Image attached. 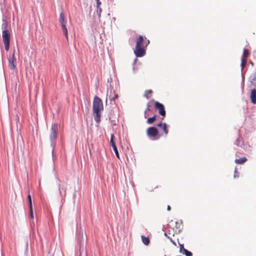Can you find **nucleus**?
<instances>
[{
    "label": "nucleus",
    "instance_id": "1",
    "mask_svg": "<svg viewBox=\"0 0 256 256\" xmlns=\"http://www.w3.org/2000/svg\"><path fill=\"white\" fill-rule=\"evenodd\" d=\"M103 110L104 106L102 100L97 96H94L92 104V114L98 124L100 122L101 112Z\"/></svg>",
    "mask_w": 256,
    "mask_h": 256
},
{
    "label": "nucleus",
    "instance_id": "2",
    "mask_svg": "<svg viewBox=\"0 0 256 256\" xmlns=\"http://www.w3.org/2000/svg\"><path fill=\"white\" fill-rule=\"evenodd\" d=\"M150 44V41L146 38L144 39L142 36L136 40V46L134 50V54L137 57H142L146 54L145 48Z\"/></svg>",
    "mask_w": 256,
    "mask_h": 256
},
{
    "label": "nucleus",
    "instance_id": "3",
    "mask_svg": "<svg viewBox=\"0 0 256 256\" xmlns=\"http://www.w3.org/2000/svg\"><path fill=\"white\" fill-rule=\"evenodd\" d=\"M58 134V127L56 124H52L50 132V139L51 142V146L54 148L56 145V140Z\"/></svg>",
    "mask_w": 256,
    "mask_h": 256
},
{
    "label": "nucleus",
    "instance_id": "4",
    "mask_svg": "<svg viewBox=\"0 0 256 256\" xmlns=\"http://www.w3.org/2000/svg\"><path fill=\"white\" fill-rule=\"evenodd\" d=\"M2 41L4 45V48L6 51H8L10 48V33L7 29H5L2 32Z\"/></svg>",
    "mask_w": 256,
    "mask_h": 256
},
{
    "label": "nucleus",
    "instance_id": "5",
    "mask_svg": "<svg viewBox=\"0 0 256 256\" xmlns=\"http://www.w3.org/2000/svg\"><path fill=\"white\" fill-rule=\"evenodd\" d=\"M154 102V108L156 110H158L159 114L164 117L166 115V112L164 108V105L158 101L152 100Z\"/></svg>",
    "mask_w": 256,
    "mask_h": 256
},
{
    "label": "nucleus",
    "instance_id": "6",
    "mask_svg": "<svg viewBox=\"0 0 256 256\" xmlns=\"http://www.w3.org/2000/svg\"><path fill=\"white\" fill-rule=\"evenodd\" d=\"M170 226L176 233L180 232L183 228L182 222L181 221L172 220L170 222Z\"/></svg>",
    "mask_w": 256,
    "mask_h": 256
},
{
    "label": "nucleus",
    "instance_id": "7",
    "mask_svg": "<svg viewBox=\"0 0 256 256\" xmlns=\"http://www.w3.org/2000/svg\"><path fill=\"white\" fill-rule=\"evenodd\" d=\"M158 134V130L156 127H150L146 130V134L150 138H155Z\"/></svg>",
    "mask_w": 256,
    "mask_h": 256
},
{
    "label": "nucleus",
    "instance_id": "8",
    "mask_svg": "<svg viewBox=\"0 0 256 256\" xmlns=\"http://www.w3.org/2000/svg\"><path fill=\"white\" fill-rule=\"evenodd\" d=\"M114 138V134H112L110 136V144L114 151L116 156H117V158H120L119 154H118V150L117 147L116 146Z\"/></svg>",
    "mask_w": 256,
    "mask_h": 256
},
{
    "label": "nucleus",
    "instance_id": "9",
    "mask_svg": "<svg viewBox=\"0 0 256 256\" xmlns=\"http://www.w3.org/2000/svg\"><path fill=\"white\" fill-rule=\"evenodd\" d=\"M58 188L59 190V192L60 196L62 197H64L66 196V192L67 189V184L66 183L62 184V186L60 184H58Z\"/></svg>",
    "mask_w": 256,
    "mask_h": 256
},
{
    "label": "nucleus",
    "instance_id": "10",
    "mask_svg": "<svg viewBox=\"0 0 256 256\" xmlns=\"http://www.w3.org/2000/svg\"><path fill=\"white\" fill-rule=\"evenodd\" d=\"M157 126H158L162 128V130L164 132V134L165 136L168 134V128H167V125L166 123L160 122V123L158 124Z\"/></svg>",
    "mask_w": 256,
    "mask_h": 256
},
{
    "label": "nucleus",
    "instance_id": "11",
    "mask_svg": "<svg viewBox=\"0 0 256 256\" xmlns=\"http://www.w3.org/2000/svg\"><path fill=\"white\" fill-rule=\"evenodd\" d=\"M250 98L251 102L254 104H256V90L253 89L252 90Z\"/></svg>",
    "mask_w": 256,
    "mask_h": 256
},
{
    "label": "nucleus",
    "instance_id": "12",
    "mask_svg": "<svg viewBox=\"0 0 256 256\" xmlns=\"http://www.w3.org/2000/svg\"><path fill=\"white\" fill-rule=\"evenodd\" d=\"M66 23L61 24L62 29L64 34L65 35L66 38L68 40V30L66 26Z\"/></svg>",
    "mask_w": 256,
    "mask_h": 256
},
{
    "label": "nucleus",
    "instance_id": "13",
    "mask_svg": "<svg viewBox=\"0 0 256 256\" xmlns=\"http://www.w3.org/2000/svg\"><path fill=\"white\" fill-rule=\"evenodd\" d=\"M8 60H9L8 66H9L11 70H14L16 68V58H14V60H11L10 58Z\"/></svg>",
    "mask_w": 256,
    "mask_h": 256
},
{
    "label": "nucleus",
    "instance_id": "14",
    "mask_svg": "<svg viewBox=\"0 0 256 256\" xmlns=\"http://www.w3.org/2000/svg\"><path fill=\"white\" fill-rule=\"evenodd\" d=\"M247 161L246 157H242L240 158H237L234 160V162L237 164H242Z\"/></svg>",
    "mask_w": 256,
    "mask_h": 256
},
{
    "label": "nucleus",
    "instance_id": "15",
    "mask_svg": "<svg viewBox=\"0 0 256 256\" xmlns=\"http://www.w3.org/2000/svg\"><path fill=\"white\" fill-rule=\"evenodd\" d=\"M58 20H59V22H60V24L66 22V19H65L64 14L63 12H61L60 14V16H59Z\"/></svg>",
    "mask_w": 256,
    "mask_h": 256
},
{
    "label": "nucleus",
    "instance_id": "16",
    "mask_svg": "<svg viewBox=\"0 0 256 256\" xmlns=\"http://www.w3.org/2000/svg\"><path fill=\"white\" fill-rule=\"evenodd\" d=\"M142 240L144 244L146 246H148L150 244V240L148 238L144 236H142Z\"/></svg>",
    "mask_w": 256,
    "mask_h": 256
},
{
    "label": "nucleus",
    "instance_id": "17",
    "mask_svg": "<svg viewBox=\"0 0 256 256\" xmlns=\"http://www.w3.org/2000/svg\"><path fill=\"white\" fill-rule=\"evenodd\" d=\"M157 116L156 114L152 118H148L147 120V123L148 124H152L156 119Z\"/></svg>",
    "mask_w": 256,
    "mask_h": 256
},
{
    "label": "nucleus",
    "instance_id": "18",
    "mask_svg": "<svg viewBox=\"0 0 256 256\" xmlns=\"http://www.w3.org/2000/svg\"><path fill=\"white\" fill-rule=\"evenodd\" d=\"M246 62H247V60L246 59H245L244 58H242L241 66H242V69H243L246 66Z\"/></svg>",
    "mask_w": 256,
    "mask_h": 256
},
{
    "label": "nucleus",
    "instance_id": "19",
    "mask_svg": "<svg viewBox=\"0 0 256 256\" xmlns=\"http://www.w3.org/2000/svg\"><path fill=\"white\" fill-rule=\"evenodd\" d=\"M28 201L29 208H31L32 207V200L31 196H30V194H28Z\"/></svg>",
    "mask_w": 256,
    "mask_h": 256
},
{
    "label": "nucleus",
    "instance_id": "20",
    "mask_svg": "<svg viewBox=\"0 0 256 256\" xmlns=\"http://www.w3.org/2000/svg\"><path fill=\"white\" fill-rule=\"evenodd\" d=\"M249 54L248 50L246 48H244V52H243V55L242 58H244L245 59H246L247 57L248 56Z\"/></svg>",
    "mask_w": 256,
    "mask_h": 256
},
{
    "label": "nucleus",
    "instance_id": "21",
    "mask_svg": "<svg viewBox=\"0 0 256 256\" xmlns=\"http://www.w3.org/2000/svg\"><path fill=\"white\" fill-rule=\"evenodd\" d=\"M182 254L186 255V256H192V253L190 252L188 250L186 249L184 250V252Z\"/></svg>",
    "mask_w": 256,
    "mask_h": 256
},
{
    "label": "nucleus",
    "instance_id": "22",
    "mask_svg": "<svg viewBox=\"0 0 256 256\" xmlns=\"http://www.w3.org/2000/svg\"><path fill=\"white\" fill-rule=\"evenodd\" d=\"M114 96L110 98V100L111 102H112V101L114 102L115 100L118 98V94H116L115 92H114Z\"/></svg>",
    "mask_w": 256,
    "mask_h": 256
},
{
    "label": "nucleus",
    "instance_id": "23",
    "mask_svg": "<svg viewBox=\"0 0 256 256\" xmlns=\"http://www.w3.org/2000/svg\"><path fill=\"white\" fill-rule=\"evenodd\" d=\"M97 11L96 12L98 16V17L100 18L101 16V13L102 12V9L100 8V6H99V7H96Z\"/></svg>",
    "mask_w": 256,
    "mask_h": 256
},
{
    "label": "nucleus",
    "instance_id": "24",
    "mask_svg": "<svg viewBox=\"0 0 256 256\" xmlns=\"http://www.w3.org/2000/svg\"><path fill=\"white\" fill-rule=\"evenodd\" d=\"M152 93V90H146L145 92L144 96H146V98H148L147 97V95L149 94H151Z\"/></svg>",
    "mask_w": 256,
    "mask_h": 256
},
{
    "label": "nucleus",
    "instance_id": "25",
    "mask_svg": "<svg viewBox=\"0 0 256 256\" xmlns=\"http://www.w3.org/2000/svg\"><path fill=\"white\" fill-rule=\"evenodd\" d=\"M180 245V253H182L184 252V250L186 248H184V245L182 244H179Z\"/></svg>",
    "mask_w": 256,
    "mask_h": 256
},
{
    "label": "nucleus",
    "instance_id": "26",
    "mask_svg": "<svg viewBox=\"0 0 256 256\" xmlns=\"http://www.w3.org/2000/svg\"><path fill=\"white\" fill-rule=\"evenodd\" d=\"M164 234H165V236H167V237H168V238L170 240V242H172V244H173L175 246H176V242L172 240V238H170V236H168L167 235V234H166V232H165Z\"/></svg>",
    "mask_w": 256,
    "mask_h": 256
},
{
    "label": "nucleus",
    "instance_id": "27",
    "mask_svg": "<svg viewBox=\"0 0 256 256\" xmlns=\"http://www.w3.org/2000/svg\"><path fill=\"white\" fill-rule=\"evenodd\" d=\"M150 104H148L146 105V109L144 112V117L145 118H146V110L150 111Z\"/></svg>",
    "mask_w": 256,
    "mask_h": 256
},
{
    "label": "nucleus",
    "instance_id": "28",
    "mask_svg": "<svg viewBox=\"0 0 256 256\" xmlns=\"http://www.w3.org/2000/svg\"><path fill=\"white\" fill-rule=\"evenodd\" d=\"M30 208V218H34V214H33V210H32V207L31 208Z\"/></svg>",
    "mask_w": 256,
    "mask_h": 256
},
{
    "label": "nucleus",
    "instance_id": "29",
    "mask_svg": "<svg viewBox=\"0 0 256 256\" xmlns=\"http://www.w3.org/2000/svg\"><path fill=\"white\" fill-rule=\"evenodd\" d=\"M238 172L237 171L236 168H235V170H234V178H236V177H238Z\"/></svg>",
    "mask_w": 256,
    "mask_h": 256
},
{
    "label": "nucleus",
    "instance_id": "30",
    "mask_svg": "<svg viewBox=\"0 0 256 256\" xmlns=\"http://www.w3.org/2000/svg\"><path fill=\"white\" fill-rule=\"evenodd\" d=\"M15 50H14V51H13V53H12V58L10 59L11 60H14V58H16V57H15Z\"/></svg>",
    "mask_w": 256,
    "mask_h": 256
},
{
    "label": "nucleus",
    "instance_id": "31",
    "mask_svg": "<svg viewBox=\"0 0 256 256\" xmlns=\"http://www.w3.org/2000/svg\"><path fill=\"white\" fill-rule=\"evenodd\" d=\"M101 2L100 0H96V7H99V6H100Z\"/></svg>",
    "mask_w": 256,
    "mask_h": 256
},
{
    "label": "nucleus",
    "instance_id": "32",
    "mask_svg": "<svg viewBox=\"0 0 256 256\" xmlns=\"http://www.w3.org/2000/svg\"><path fill=\"white\" fill-rule=\"evenodd\" d=\"M236 144L239 146H240V140L238 139L236 142Z\"/></svg>",
    "mask_w": 256,
    "mask_h": 256
},
{
    "label": "nucleus",
    "instance_id": "33",
    "mask_svg": "<svg viewBox=\"0 0 256 256\" xmlns=\"http://www.w3.org/2000/svg\"><path fill=\"white\" fill-rule=\"evenodd\" d=\"M170 210H171V207L170 206L168 205V206H167V210H168V211H170Z\"/></svg>",
    "mask_w": 256,
    "mask_h": 256
},
{
    "label": "nucleus",
    "instance_id": "34",
    "mask_svg": "<svg viewBox=\"0 0 256 256\" xmlns=\"http://www.w3.org/2000/svg\"><path fill=\"white\" fill-rule=\"evenodd\" d=\"M52 154L54 155V150L52 152Z\"/></svg>",
    "mask_w": 256,
    "mask_h": 256
}]
</instances>
